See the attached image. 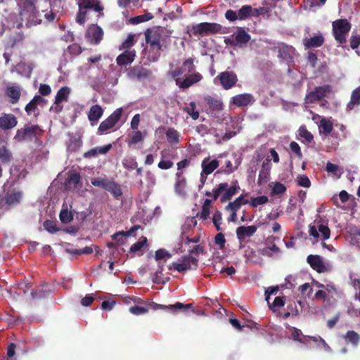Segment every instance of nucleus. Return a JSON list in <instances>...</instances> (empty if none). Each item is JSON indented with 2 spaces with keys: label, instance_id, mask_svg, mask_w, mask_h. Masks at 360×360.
I'll use <instances>...</instances> for the list:
<instances>
[{
  "label": "nucleus",
  "instance_id": "nucleus-1",
  "mask_svg": "<svg viewBox=\"0 0 360 360\" xmlns=\"http://www.w3.org/2000/svg\"><path fill=\"white\" fill-rule=\"evenodd\" d=\"M19 8V16L25 22L27 27L41 23V15L36 6L37 0H16Z\"/></svg>",
  "mask_w": 360,
  "mask_h": 360
},
{
  "label": "nucleus",
  "instance_id": "nucleus-2",
  "mask_svg": "<svg viewBox=\"0 0 360 360\" xmlns=\"http://www.w3.org/2000/svg\"><path fill=\"white\" fill-rule=\"evenodd\" d=\"M240 186L237 180L233 181L229 186L227 182L220 183L212 190V192L206 191V196H212L213 200L220 198V202L225 203L230 201L231 198L239 191Z\"/></svg>",
  "mask_w": 360,
  "mask_h": 360
},
{
  "label": "nucleus",
  "instance_id": "nucleus-3",
  "mask_svg": "<svg viewBox=\"0 0 360 360\" xmlns=\"http://www.w3.org/2000/svg\"><path fill=\"white\" fill-rule=\"evenodd\" d=\"M43 130L37 124H26L23 128L18 129L14 136L18 142L32 141L41 136Z\"/></svg>",
  "mask_w": 360,
  "mask_h": 360
},
{
  "label": "nucleus",
  "instance_id": "nucleus-4",
  "mask_svg": "<svg viewBox=\"0 0 360 360\" xmlns=\"http://www.w3.org/2000/svg\"><path fill=\"white\" fill-rule=\"evenodd\" d=\"M333 34L340 44L346 43V37L351 30V24L347 19H339L333 22Z\"/></svg>",
  "mask_w": 360,
  "mask_h": 360
},
{
  "label": "nucleus",
  "instance_id": "nucleus-5",
  "mask_svg": "<svg viewBox=\"0 0 360 360\" xmlns=\"http://www.w3.org/2000/svg\"><path fill=\"white\" fill-rule=\"evenodd\" d=\"M238 81L237 75L233 71L221 72L214 79V83L220 84L225 90L235 86Z\"/></svg>",
  "mask_w": 360,
  "mask_h": 360
},
{
  "label": "nucleus",
  "instance_id": "nucleus-6",
  "mask_svg": "<svg viewBox=\"0 0 360 360\" xmlns=\"http://www.w3.org/2000/svg\"><path fill=\"white\" fill-rule=\"evenodd\" d=\"M332 91V86L329 84H324L316 86L313 91L309 92L305 96L306 103H315L323 100L328 94Z\"/></svg>",
  "mask_w": 360,
  "mask_h": 360
},
{
  "label": "nucleus",
  "instance_id": "nucleus-7",
  "mask_svg": "<svg viewBox=\"0 0 360 360\" xmlns=\"http://www.w3.org/2000/svg\"><path fill=\"white\" fill-rule=\"evenodd\" d=\"M274 51H278V57L285 60L287 63L293 61V57L295 53V49L291 46L288 45L284 42L274 43L272 48Z\"/></svg>",
  "mask_w": 360,
  "mask_h": 360
},
{
  "label": "nucleus",
  "instance_id": "nucleus-8",
  "mask_svg": "<svg viewBox=\"0 0 360 360\" xmlns=\"http://www.w3.org/2000/svg\"><path fill=\"white\" fill-rule=\"evenodd\" d=\"M122 114V108H120L116 109L107 119L103 120L99 125L98 129V132L102 134L109 129L113 128L115 124L120 120Z\"/></svg>",
  "mask_w": 360,
  "mask_h": 360
},
{
  "label": "nucleus",
  "instance_id": "nucleus-9",
  "mask_svg": "<svg viewBox=\"0 0 360 360\" xmlns=\"http://www.w3.org/2000/svg\"><path fill=\"white\" fill-rule=\"evenodd\" d=\"M103 29L97 24H91L89 26L85 33V37L93 44L98 45L103 38Z\"/></svg>",
  "mask_w": 360,
  "mask_h": 360
},
{
  "label": "nucleus",
  "instance_id": "nucleus-10",
  "mask_svg": "<svg viewBox=\"0 0 360 360\" xmlns=\"http://www.w3.org/2000/svg\"><path fill=\"white\" fill-rule=\"evenodd\" d=\"M162 37V30L157 28L155 30H147L145 32L146 42L151 47H156L158 51L162 49L160 44Z\"/></svg>",
  "mask_w": 360,
  "mask_h": 360
},
{
  "label": "nucleus",
  "instance_id": "nucleus-11",
  "mask_svg": "<svg viewBox=\"0 0 360 360\" xmlns=\"http://www.w3.org/2000/svg\"><path fill=\"white\" fill-rule=\"evenodd\" d=\"M258 229L256 225L240 226L236 229V237L240 243L248 242V238L252 236Z\"/></svg>",
  "mask_w": 360,
  "mask_h": 360
},
{
  "label": "nucleus",
  "instance_id": "nucleus-12",
  "mask_svg": "<svg viewBox=\"0 0 360 360\" xmlns=\"http://www.w3.org/2000/svg\"><path fill=\"white\" fill-rule=\"evenodd\" d=\"M307 262L310 266L318 273L326 272L328 267L324 264L321 256L317 255H309L307 257Z\"/></svg>",
  "mask_w": 360,
  "mask_h": 360
},
{
  "label": "nucleus",
  "instance_id": "nucleus-13",
  "mask_svg": "<svg viewBox=\"0 0 360 360\" xmlns=\"http://www.w3.org/2000/svg\"><path fill=\"white\" fill-rule=\"evenodd\" d=\"M188 76L181 80V79H176V84L181 89H188L192 85L198 83L202 79V76L199 72L188 73Z\"/></svg>",
  "mask_w": 360,
  "mask_h": 360
},
{
  "label": "nucleus",
  "instance_id": "nucleus-14",
  "mask_svg": "<svg viewBox=\"0 0 360 360\" xmlns=\"http://www.w3.org/2000/svg\"><path fill=\"white\" fill-rule=\"evenodd\" d=\"M151 75V71L141 65L130 67L127 71V76L131 79H146Z\"/></svg>",
  "mask_w": 360,
  "mask_h": 360
},
{
  "label": "nucleus",
  "instance_id": "nucleus-15",
  "mask_svg": "<svg viewBox=\"0 0 360 360\" xmlns=\"http://www.w3.org/2000/svg\"><path fill=\"white\" fill-rule=\"evenodd\" d=\"M18 124L16 117L11 113H3L0 117V129L8 130L14 128Z\"/></svg>",
  "mask_w": 360,
  "mask_h": 360
},
{
  "label": "nucleus",
  "instance_id": "nucleus-16",
  "mask_svg": "<svg viewBox=\"0 0 360 360\" xmlns=\"http://www.w3.org/2000/svg\"><path fill=\"white\" fill-rule=\"evenodd\" d=\"M255 102L253 96L251 94H238L231 98V103L233 105L237 107H244Z\"/></svg>",
  "mask_w": 360,
  "mask_h": 360
},
{
  "label": "nucleus",
  "instance_id": "nucleus-17",
  "mask_svg": "<svg viewBox=\"0 0 360 360\" xmlns=\"http://www.w3.org/2000/svg\"><path fill=\"white\" fill-rule=\"evenodd\" d=\"M135 57L134 50H127L116 58V63L119 66H127L134 60Z\"/></svg>",
  "mask_w": 360,
  "mask_h": 360
},
{
  "label": "nucleus",
  "instance_id": "nucleus-18",
  "mask_svg": "<svg viewBox=\"0 0 360 360\" xmlns=\"http://www.w3.org/2000/svg\"><path fill=\"white\" fill-rule=\"evenodd\" d=\"M248 193L241 194L239 197L236 198L233 201H231L229 204L225 207L226 211H236L238 212L242 205H246L248 203V200L247 199Z\"/></svg>",
  "mask_w": 360,
  "mask_h": 360
},
{
  "label": "nucleus",
  "instance_id": "nucleus-19",
  "mask_svg": "<svg viewBox=\"0 0 360 360\" xmlns=\"http://www.w3.org/2000/svg\"><path fill=\"white\" fill-rule=\"evenodd\" d=\"M150 306L154 310H158V309H164V310L170 309V310L172 311V310H174V309H187L191 308L193 307V304H183L181 302H177L174 304H169V305L167 306V305H163V304H158V303H155V302H151L150 304Z\"/></svg>",
  "mask_w": 360,
  "mask_h": 360
},
{
  "label": "nucleus",
  "instance_id": "nucleus-20",
  "mask_svg": "<svg viewBox=\"0 0 360 360\" xmlns=\"http://www.w3.org/2000/svg\"><path fill=\"white\" fill-rule=\"evenodd\" d=\"M251 37L243 27H238L236 28V36L234 41L236 42L239 46H245L250 40Z\"/></svg>",
  "mask_w": 360,
  "mask_h": 360
},
{
  "label": "nucleus",
  "instance_id": "nucleus-21",
  "mask_svg": "<svg viewBox=\"0 0 360 360\" xmlns=\"http://www.w3.org/2000/svg\"><path fill=\"white\" fill-rule=\"evenodd\" d=\"M219 165L217 160H210L209 158H205L202 162V171L205 175L212 174Z\"/></svg>",
  "mask_w": 360,
  "mask_h": 360
},
{
  "label": "nucleus",
  "instance_id": "nucleus-22",
  "mask_svg": "<svg viewBox=\"0 0 360 360\" xmlns=\"http://www.w3.org/2000/svg\"><path fill=\"white\" fill-rule=\"evenodd\" d=\"M204 99L207 103L211 111L219 112L223 110L224 105L221 100L214 98L211 96H206Z\"/></svg>",
  "mask_w": 360,
  "mask_h": 360
},
{
  "label": "nucleus",
  "instance_id": "nucleus-23",
  "mask_svg": "<svg viewBox=\"0 0 360 360\" xmlns=\"http://www.w3.org/2000/svg\"><path fill=\"white\" fill-rule=\"evenodd\" d=\"M103 113V110L99 105H92L88 114V119L93 124L94 122L96 123L101 117Z\"/></svg>",
  "mask_w": 360,
  "mask_h": 360
},
{
  "label": "nucleus",
  "instance_id": "nucleus-24",
  "mask_svg": "<svg viewBox=\"0 0 360 360\" xmlns=\"http://www.w3.org/2000/svg\"><path fill=\"white\" fill-rule=\"evenodd\" d=\"M319 233L321 234L323 240H327L330 238V230L328 228V220L320 219L316 221Z\"/></svg>",
  "mask_w": 360,
  "mask_h": 360
},
{
  "label": "nucleus",
  "instance_id": "nucleus-25",
  "mask_svg": "<svg viewBox=\"0 0 360 360\" xmlns=\"http://www.w3.org/2000/svg\"><path fill=\"white\" fill-rule=\"evenodd\" d=\"M24 39L23 32H16L8 37L7 43L11 48H15L22 44Z\"/></svg>",
  "mask_w": 360,
  "mask_h": 360
},
{
  "label": "nucleus",
  "instance_id": "nucleus-26",
  "mask_svg": "<svg viewBox=\"0 0 360 360\" xmlns=\"http://www.w3.org/2000/svg\"><path fill=\"white\" fill-rule=\"evenodd\" d=\"M111 148L112 145L108 144L103 147L91 148V150L84 153V158H91L96 157L98 154H105L111 149Z\"/></svg>",
  "mask_w": 360,
  "mask_h": 360
},
{
  "label": "nucleus",
  "instance_id": "nucleus-27",
  "mask_svg": "<svg viewBox=\"0 0 360 360\" xmlns=\"http://www.w3.org/2000/svg\"><path fill=\"white\" fill-rule=\"evenodd\" d=\"M6 96L11 98L12 104L17 103L20 99L21 93L19 86H8L6 89Z\"/></svg>",
  "mask_w": 360,
  "mask_h": 360
},
{
  "label": "nucleus",
  "instance_id": "nucleus-28",
  "mask_svg": "<svg viewBox=\"0 0 360 360\" xmlns=\"http://www.w3.org/2000/svg\"><path fill=\"white\" fill-rule=\"evenodd\" d=\"M323 43V37L322 35H318L306 39L304 41V46L307 49L318 48L321 46Z\"/></svg>",
  "mask_w": 360,
  "mask_h": 360
},
{
  "label": "nucleus",
  "instance_id": "nucleus-29",
  "mask_svg": "<svg viewBox=\"0 0 360 360\" xmlns=\"http://www.w3.org/2000/svg\"><path fill=\"white\" fill-rule=\"evenodd\" d=\"M165 134L167 140L170 144H177L180 142L179 132L174 128L169 127L167 129Z\"/></svg>",
  "mask_w": 360,
  "mask_h": 360
},
{
  "label": "nucleus",
  "instance_id": "nucleus-30",
  "mask_svg": "<svg viewBox=\"0 0 360 360\" xmlns=\"http://www.w3.org/2000/svg\"><path fill=\"white\" fill-rule=\"evenodd\" d=\"M106 191H109L117 200H119L123 194L121 186L113 181H110Z\"/></svg>",
  "mask_w": 360,
  "mask_h": 360
},
{
  "label": "nucleus",
  "instance_id": "nucleus-31",
  "mask_svg": "<svg viewBox=\"0 0 360 360\" xmlns=\"http://www.w3.org/2000/svg\"><path fill=\"white\" fill-rule=\"evenodd\" d=\"M360 105V86L354 89L351 94L350 101L347 103V108L352 110L355 105Z\"/></svg>",
  "mask_w": 360,
  "mask_h": 360
},
{
  "label": "nucleus",
  "instance_id": "nucleus-32",
  "mask_svg": "<svg viewBox=\"0 0 360 360\" xmlns=\"http://www.w3.org/2000/svg\"><path fill=\"white\" fill-rule=\"evenodd\" d=\"M319 127L320 133H322L325 136H328L333 131V124L330 121L326 120V118H322L320 120V124H319Z\"/></svg>",
  "mask_w": 360,
  "mask_h": 360
},
{
  "label": "nucleus",
  "instance_id": "nucleus-33",
  "mask_svg": "<svg viewBox=\"0 0 360 360\" xmlns=\"http://www.w3.org/2000/svg\"><path fill=\"white\" fill-rule=\"evenodd\" d=\"M181 262L183 266L186 267V271L192 269V265L195 269L198 267V259L191 255L183 256Z\"/></svg>",
  "mask_w": 360,
  "mask_h": 360
},
{
  "label": "nucleus",
  "instance_id": "nucleus-34",
  "mask_svg": "<svg viewBox=\"0 0 360 360\" xmlns=\"http://www.w3.org/2000/svg\"><path fill=\"white\" fill-rule=\"evenodd\" d=\"M188 33L190 37L191 36H202L205 35V23L201 22L197 25H193L191 27H188Z\"/></svg>",
  "mask_w": 360,
  "mask_h": 360
},
{
  "label": "nucleus",
  "instance_id": "nucleus-35",
  "mask_svg": "<svg viewBox=\"0 0 360 360\" xmlns=\"http://www.w3.org/2000/svg\"><path fill=\"white\" fill-rule=\"evenodd\" d=\"M205 29V35L210 34L222 33V26L216 22H204Z\"/></svg>",
  "mask_w": 360,
  "mask_h": 360
},
{
  "label": "nucleus",
  "instance_id": "nucleus-36",
  "mask_svg": "<svg viewBox=\"0 0 360 360\" xmlns=\"http://www.w3.org/2000/svg\"><path fill=\"white\" fill-rule=\"evenodd\" d=\"M212 200L205 199L201 209V212L199 214L200 219L206 220L210 217V208Z\"/></svg>",
  "mask_w": 360,
  "mask_h": 360
},
{
  "label": "nucleus",
  "instance_id": "nucleus-37",
  "mask_svg": "<svg viewBox=\"0 0 360 360\" xmlns=\"http://www.w3.org/2000/svg\"><path fill=\"white\" fill-rule=\"evenodd\" d=\"M12 160L11 152L5 146H0V161L3 164L9 163Z\"/></svg>",
  "mask_w": 360,
  "mask_h": 360
},
{
  "label": "nucleus",
  "instance_id": "nucleus-38",
  "mask_svg": "<svg viewBox=\"0 0 360 360\" xmlns=\"http://www.w3.org/2000/svg\"><path fill=\"white\" fill-rule=\"evenodd\" d=\"M70 93V89L68 86L61 87L57 92L55 100L58 103H62L63 101L67 100Z\"/></svg>",
  "mask_w": 360,
  "mask_h": 360
},
{
  "label": "nucleus",
  "instance_id": "nucleus-39",
  "mask_svg": "<svg viewBox=\"0 0 360 360\" xmlns=\"http://www.w3.org/2000/svg\"><path fill=\"white\" fill-rule=\"evenodd\" d=\"M297 131L299 136L304 139L306 142L311 143L313 141L314 136L307 130L306 126H301Z\"/></svg>",
  "mask_w": 360,
  "mask_h": 360
},
{
  "label": "nucleus",
  "instance_id": "nucleus-40",
  "mask_svg": "<svg viewBox=\"0 0 360 360\" xmlns=\"http://www.w3.org/2000/svg\"><path fill=\"white\" fill-rule=\"evenodd\" d=\"M252 12V6L250 5L243 6L238 11V15L240 20H245L251 17L250 13Z\"/></svg>",
  "mask_w": 360,
  "mask_h": 360
},
{
  "label": "nucleus",
  "instance_id": "nucleus-41",
  "mask_svg": "<svg viewBox=\"0 0 360 360\" xmlns=\"http://www.w3.org/2000/svg\"><path fill=\"white\" fill-rule=\"evenodd\" d=\"M344 338L354 346H357L360 340V335L354 330H348Z\"/></svg>",
  "mask_w": 360,
  "mask_h": 360
},
{
  "label": "nucleus",
  "instance_id": "nucleus-42",
  "mask_svg": "<svg viewBox=\"0 0 360 360\" xmlns=\"http://www.w3.org/2000/svg\"><path fill=\"white\" fill-rule=\"evenodd\" d=\"M22 198V193L20 191L9 193L6 195V202L8 205L18 203Z\"/></svg>",
  "mask_w": 360,
  "mask_h": 360
},
{
  "label": "nucleus",
  "instance_id": "nucleus-43",
  "mask_svg": "<svg viewBox=\"0 0 360 360\" xmlns=\"http://www.w3.org/2000/svg\"><path fill=\"white\" fill-rule=\"evenodd\" d=\"M135 44L134 36L133 34H129L127 39L122 43L120 46V50H129Z\"/></svg>",
  "mask_w": 360,
  "mask_h": 360
},
{
  "label": "nucleus",
  "instance_id": "nucleus-44",
  "mask_svg": "<svg viewBox=\"0 0 360 360\" xmlns=\"http://www.w3.org/2000/svg\"><path fill=\"white\" fill-rule=\"evenodd\" d=\"M147 238L146 237H142L141 240L133 244L129 250L130 253H136L140 251L144 246L146 245Z\"/></svg>",
  "mask_w": 360,
  "mask_h": 360
},
{
  "label": "nucleus",
  "instance_id": "nucleus-45",
  "mask_svg": "<svg viewBox=\"0 0 360 360\" xmlns=\"http://www.w3.org/2000/svg\"><path fill=\"white\" fill-rule=\"evenodd\" d=\"M137 229V226H133L129 231L118 232L112 236V238L120 242L121 244L124 243L123 238L128 237L133 231Z\"/></svg>",
  "mask_w": 360,
  "mask_h": 360
},
{
  "label": "nucleus",
  "instance_id": "nucleus-46",
  "mask_svg": "<svg viewBox=\"0 0 360 360\" xmlns=\"http://www.w3.org/2000/svg\"><path fill=\"white\" fill-rule=\"evenodd\" d=\"M110 181L107 178H95L91 179V184L94 186L102 188L105 190L107 189Z\"/></svg>",
  "mask_w": 360,
  "mask_h": 360
},
{
  "label": "nucleus",
  "instance_id": "nucleus-47",
  "mask_svg": "<svg viewBox=\"0 0 360 360\" xmlns=\"http://www.w3.org/2000/svg\"><path fill=\"white\" fill-rule=\"evenodd\" d=\"M201 238V234L198 233L193 237H191L189 236H186L184 233H182L181 234V243H184L185 245H188L191 243H198L200 242Z\"/></svg>",
  "mask_w": 360,
  "mask_h": 360
},
{
  "label": "nucleus",
  "instance_id": "nucleus-48",
  "mask_svg": "<svg viewBox=\"0 0 360 360\" xmlns=\"http://www.w3.org/2000/svg\"><path fill=\"white\" fill-rule=\"evenodd\" d=\"M153 18V15L150 13H146L145 14L136 16L131 19V21L133 24H139L143 22L148 21Z\"/></svg>",
  "mask_w": 360,
  "mask_h": 360
},
{
  "label": "nucleus",
  "instance_id": "nucleus-49",
  "mask_svg": "<svg viewBox=\"0 0 360 360\" xmlns=\"http://www.w3.org/2000/svg\"><path fill=\"white\" fill-rule=\"evenodd\" d=\"M195 103L192 101L189 103V107H186L184 111L191 115L193 120H195L199 117V112L195 111Z\"/></svg>",
  "mask_w": 360,
  "mask_h": 360
},
{
  "label": "nucleus",
  "instance_id": "nucleus-50",
  "mask_svg": "<svg viewBox=\"0 0 360 360\" xmlns=\"http://www.w3.org/2000/svg\"><path fill=\"white\" fill-rule=\"evenodd\" d=\"M60 220L63 224H68L73 219L72 214L67 209L62 210L59 214Z\"/></svg>",
  "mask_w": 360,
  "mask_h": 360
},
{
  "label": "nucleus",
  "instance_id": "nucleus-51",
  "mask_svg": "<svg viewBox=\"0 0 360 360\" xmlns=\"http://www.w3.org/2000/svg\"><path fill=\"white\" fill-rule=\"evenodd\" d=\"M212 222L217 231H221L222 224V214L220 211L216 210L212 217Z\"/></svg>",
  "mask_w": 360,
  "mask_h": 360
},
{
  "label": "nucleus",
  "instance_id": "nucleus-52",
  "mask_svg": "<svg viewBox=\"0 0 360 360\" xmlns=\"http://www.w3.org/2000/svg\"><path fill=\"white\" fill-rule=\"evenodd\" d=\"M268 202V198L265 195L252 197L250 201V205L253 207H256L258 205L265 204Z\"/></svg>",
  "mask_w": 360,
  "mask_h": 360
},
{
  "label": "nucleus",
  "instance_id": "nucleus-53",
  "mask_svg": "<svg viewBox=\"0 0 360 360\" xmlns=\"http://www.w3.org/2000/svg\"><path fill=\"white\" fill-rule=\"evenodd\" d=\"M44 229L51 233H54L58 231L56 224L49 219L46 220L43 224Z\"/></svg>",
  "mask_w": 360,
  "mask_h": 360
},
{
  "label": "nucleus",
  "instance_id": "nucleus-54",
  "mask_svg": "<svg viewBox=\"0 0 360 360\" xmlns=\"http://www.w3.org/2000/svg\"><path fill=\"white\" fill-rule=\"evenodd\" d=\"M81 181V176L79 173L75 172L70 175L68 179V184L69 185H73L74 187H77Z\"/></svg>",
  "mask_w": 360,
  "mask_h": 360
},
{
  "label": "nucleus",
  "instance_id": "nucleus-55",
  "mask_svg": "<svg viewBox=\"0 0 360 360\" xmlns=\"http://www.w3.org/2000/svg\"><path fill=\"white\" fill-rule=\"evenodd\" d=\"M297 184L304 188H309L311 181L308 176L305 174L299 175L297 178Z\"/></svg>",
  "mask_w": 360,
  "mask_h": 360
},
{
  "label": "nucleus",
  "instance_id": "nucleus-56",
  "mask_svg": "<svg viewBox=\"0 0 360 360\" xmlns=\"http://www.w3.org/2000/svg\"><path fill=\"white\" fill-rule=\"evenodd\" d=\"M183 66L184 67L185 70L187 72V73H191L195 69V66L194 65V60L192 58H189L185 60L183 62Z\"/></svg>",
  "mask_w": 360,
  "mask_h": 360
},
{
  "label": "nucleus",
  "instance_id": "nucleus-57",
  "mask_svg": "<svg viewBox=\"0 0 360 360\" xmlns=\"http://www.w3.org/2000/svg\"><path fill=\"white\" fill-rule=\"evenodd\" d=\"M286 187L280 182H276L272 189V193L274 195H281L286 191Z\"/></svg>",
  "mask_w": 360,
  "mask_h": 360
},
{
  "label": "nucleus",
  "instance_id": "nucleus-58",
  "mask_svg": "<svg viewBox=\"0 0 360 360\" xmlns=\"http://www.w3.org/2000/svg\"><path fill=\"white\" fill-rule=\"evenodd\" d=\"M129 311L134 315H141L148 311V309L143 307L132 306L129 307Z\"/></svg>",
  "mask_w": 360,
  "mask_h": 360
},
{
  "label": "nucleus",
  "instance_id": "nucleus-59",
  "mask_svg": "<svg viewBox=\"0 0 360 360\" xmlns=\"http://www.w3.org/2000/svg\"><path fill=\"white\" fill-rule=\"evenodd\" d=\"M86 11L82 8H79V11L77 13L76 21L79 25H83L86 21Z\"/></svg>",
  "mask_w": 360,
  "mask_h": 360
},
{
  "label": "nucleus",
  "instance_id": "nucleus-60",
  "mask_svg": "<svg viewBox=\"0 0 360 360\" xmlns=\"http://www.w3.org/2000/svg\"><path fill=\"white\" fill-rule=\"evenodd\" d=\"M143 140V136L141 131H136L131 136L129 143L136 144Z\"/></svg>",
  "mask_w": 360,
  "mask_h": 360
},
{
  "label": "nucleus",
  "instance_id": "nucleus-61",
  "mask_svg": "<svg viewBox=\"0 0 360 360\" xmlns=\"http://www.w3.org/2000/svg\"><path fill=\"white\" fill-rule=\"evenodd\" d=\"M204 246L199 244L193 246L192 248L188 250V252L191 255H195L198 256L199 255H203L205 253Z\"/></svg>",
  "mask_w": 360,
  "mask_h": 360
},
{
  "label": "nucleus",
  "instance_id": "nucleus-62",
  "mask_svg": "<svg viewBox=\"0 0 360 360\" xmlns=\"http://www.w3.org/2000/svg\"><path fill=\"white\" fill-rule=\"evenodd\" d=\"M172 257L171 254H169L165 249H159L155 252V258L156 260H160L165 257L170 258Z\"/></svg>",
  "mask_w": 360,
  "mask_h": 360
},
{
  "label": "nucleus",
  "instance_id": "nucleus-63",
  "mask_svg": "<svg viewBox=\"0 0 360 360\" xmlns=\"http://www.w3.org/2000/svg\"><path fill=\"white\" fill-rule=\"evenodd\" d=\"M290 148L292 150V152L295 153L300 159H301L302 158V153L301 151V148L297 142L292 141L290 143Z\"/></svg>",
  "mask_w": 360,
  "mask_h": 360
},
{
  "label": "nucleus",
  "instance_id": "nucleus-64",
  "mask_svg": "<svg viewBox=\"0 0 360 360\" xmlns=\"http://www.w3.org/2000/svg\"><path fill=\"white\" fill-rule=\"evenodd\" d=\"M174 165L173 162H172L170 160H163L161 159V160L159 162L158 167L160 169H169L172 168Z\"/></svg>",
  "mask_w": 360,
  "mask_h": 360
}]
</instances>
